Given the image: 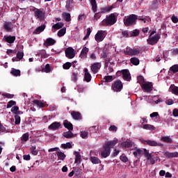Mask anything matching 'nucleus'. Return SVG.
Here are the masks:
<instances>
[{"mask_svg":"<svg viewBox=\"0 0 178 178\" xmlns=\"http://www.w3.org/2000/svg\"><path fill=\"white\" fill-rule=\"evenodd\" d=\"M140 52H141V50L138 47L131 49L130 47H127L123 50V54H124V55H128L129 56H136V55H138Z\"/></svg>","mask_w":178,"mask_h":178,"instance_id":"7ed1b4c3","label":"nucleus"},{"mask_svg":"<svg viewBox=\"0 0 178 178\" xmlns=\"http://www.w3.org/2000/svg\"><path fill=\"white\" fill-rule=\"evenodd\" d=\"M137 19L138 17L136 15L131 14L128 16L127 19H124V24L127 26H134L137 22Z\"/></svg>","mask_w":178,"mask_h":178,"instance_id":"39448f33","label":"nucleus"},{"mask_svg":"<svg viewBox=\"0 0 178 178\" xmlns=\"http://www.w3.org/2000/svg\"><path fill=\"white\" fill-rule=\"evenodd\" d=\"M24 56V53H23L22 51H18L17 53V57L19 59V60H22Z\"/></svg>","mask_w":178,"mask_h":178,"instance_id":"052dcab7","label":"nucleus"},{"mask_svg":"<svg viewBox=\"0 0 178 178\" xmlns=\"http://www.w3.org/2000/svg\"><path fill=\"white\" fill-rule=\"evenodd\" d=\"M112 9H113V6H109L108 7H105L102 8V13H105L106 12H111V10H112Z\"/></svg>","mask_w":178,"mask_h":178,"instance_id":"c03bdc74","label":"nucleus"},{"mask_svg":"<svg viewBox=\"0 0 178 178\" xmlns=\"http://www.w3.org/2000/svg\"><path fill=\"white\" fill-rule=\"evenodd\" d=\"M89 51H90V49H88V47H83L79 54V57H81V59H86V58H87V55H88Z\"/></svg>","mask_w":178,"mask_h":178,"instance_id":"2eb2a0df","label":"nucleus"},{"mask_svg":"<svg viewBox=\"0 0 178 178\" xmlns=\"http://www.w3.org/2000/svg\"><path fill=\"white\" fill-rule=\"evenodd\" d=\"M63 26H65V24H63V22H58L53 25V29H55L56 30H59V29H62Z\"/></svg>","mask_w":178,"mask_h":178,"instance_id":"ea45409f","label":"nucleus"},{"mask_svg":"<svg viewBox=\"0 0 178 178\" xmlns=\"http://www.w3.org/2000/svg\"><path fill=\"white\" fill-rule=\"evenodd\" d=\"M31 154L34 156L38 155V150H37V147L31 146Z\"/></svg>","mask_w":178,"mask_h":178,"instance_id":"79ce46f5","label":"nucleus"},{"mask_svg":"<svg viewBox=\"0 0 178 178\" xmlns=\"http://www.w3.org/2000/svg\"><path fill=\"white\" fill-rule=\"evenodd\" d=\"M120 161H122V162H124V163H126V162L129 161V159L124 154H122L120 156Z\"/></svg>","mask_w":178,"mask_h":178,"instance_id":"5fc2aeb1","label":"nucleus"},{"mask_svg":"<svg viewBox=\"0 0 178 178\" xmlns=\"http://www.w3.org/2000/svg\"><path fill=\"white\" fill-rule=\"evenodd\" d=\"M90 5L92 6V12H94V13H95V12H97V1L90 0Z\"/></svg>","mask_w":178,"mask_h":178,"instance_id":"c85d7f7f","label":"nucleus"},{"mask_svg":"<svg viewBox=\"0 0 178 178\" xmlns=\"http://www.w3.org/2000/svg\"><path fill=\"white\" fill-rule=\"evenodd\" d=\"M63 125L65 127V129H67V130H73V124L70 123L67 120H65L63 122Z\"/></svg>","mask_w":178,"mask_h":178,"instance_id":"bb28decb","label":"nucleus"},{"mask_svg":"<svg viewBox=\"0 0 178 178\" xmlns=\"http://www.w3.org/2000/svg\"><path fill=\"white\" fill-rule=\"evenodd\" d=\"M90 161L95 165H98L99 163H101V160L97 156H91Z\"/></svg>","mask_w":178,"mask_h":178,"instance_id":"7c9ffc66","label":"nucleus"},{"mask_svg":"<svg viewBox=\"0 0 178 178\" xmlns=\"http://www.w3.org/2000/svg\"><path fill=\"white\" fill-rule=\"evenodd\" d=\"M17 111H19V106H14L11 108L12 113H14L15 115L17 113Z\"/></svg>","mask_w":178,"mask_h":178,"instance_id":"bf43d9fd","label":"nucleus"},{"mask_svg":"<svg viewBox=\"0 0 178 178\" xmlns=\"http://www.w3.org/2000/svg\"><path fill=\"white\" fill-rule=\"evenodd\" d=\"M155 33V31H152L149 35V38L147 39V44L149 45H155V44H158V41H159V39L161 38L158 34L154 35Z\"/></svg>","mask_w":178,"mask_h":178,"instance_id":"20e7f679","label":"nucleus"},{"mask_svg":"<svg viewBox=\"0 0 178 178\" xmlns=\"http://www.w3.org/2000/svg\"><path fill=\"white\" fill-rule=\"evenodd\" d=\"M57 156L58 159H60V161H64V159L66 158V155L62 152H58Z\"/></svg>","mask_w":178,"mask_h":178,"instance_id":"e433bc0d","label":"nucleus"},{"mask_svg":"<svg viewBox=\"0 0 178 178\" xmlns=\"http://www.w3.org/2000/svg\"><path fill=\"white\" fill-rule=\"evenodd\" d=\"M138 83H139V84L140 85V86H142L143 84H145V83H147L145 80H144V76H138Z\"/></svg>","mask_w":178,"mask_h":178,"instance_id":"a18cd8bd","label":"nucleus"},{"mask_svg":"<svg viewBox=\"0 0 178 178\" xmlns=\"http://www.w3.org/2000/svg\"><path fill=\"white\" fill-rule=\"evenodd\" d=\"M118 22V13H113L107 15L100 23V26H113Z\"/></svg>","mask_w":178,"mask_h":178,"instance_id":"f03ea898","label":"nucleus"},{"mask_svg":"<svg viewBox=\"0 0 178 178\" xmlns=\"http://www.w3.org/2000/svg\"><path fill=\"white\" fill-rule=\"evenodd\" d=\"M65 56L68 58V59H73L74 56H76V53H74V49L72 47H67L65 51Z\"/></svg>","mask_w":178,"mask_h":178,"instance_id":"9d476101","label":"nucleus"},{"mask_svg":"<svg viewBox=\"0 0 178 178\" xmlns=\"http://www.w3.org/2000/svg\"><path fill=\"white\" fill-rule=\"evenodd\" d=\"M150 118L152 119H154V118H156V119H158L159 118V113L158 112H153L150 114Z\"/></svg>","mask_w":178,"mask_h":178,"instance_id":"680f3d73","label":"nucleus"},{"mask_svg":"<svg viewBox=\"0 0 178 178\" xmlns=\"http://www.w3.org/2000/svg\"><path fill=\"white\" fill-rule=\"evenodd\" d=\"M116 74L117 76H122V79H124L126 81H130V80H131V75L130 74L129 70L118 71Z\"/></svg>","mask_w":178,"mask_h":178,"instance_id":"0eeeda50","label":"nucleus"},{"mask_svg":"<svg viewBox=\"0 0 178 178\" xmlns=\"http://www.w3.org/2000/svg\"><path fill=\"white\" fill-rule=\"evenodd\" d=\"M90 133H97V126H92L89 129Z\"/></svg>","mask_w":178,"mask_h":178,"instance_id":"69168bd1","label":"nucleus"},{"mask_svg":"<svg viewBox=\"0 0 178 178\" xmlns=\"http://www.w3.org/2000/svg\"><path fill=\"white\" fill-rule=\"evenodd\" d=\"M71 115H72L73 119H74V120H79L81 119V114L79 112L72 111L71 113Z\"/></svg>","mask_w":178,"mask_h":178,"instance_id":"b1692460","label":"nucleus"},{"mask_svg":"<svg viewBox=\"0 0 178 178\" xmlns=\"http://www.w3.org/2000/svg\"><path fill=\"white\" fill-rule=\"evenodd\" d=\"M111 89L114 92H120L123 90V83L120 80L114 81L111 86Z\"/></svg>","mask_w":178,"mask_h":178,"instance_id":"6e6552de","label":"nucleus"},{"mask_svg":"<svg viewBox=\"0 0 178 178\" xmlns=\"http://www.w3.org/2000/svg\"><path fill=\"white\" fill-rule=\"evenodd\" d=\"M81 138L86 139L88 138V132L86 131H81Z\"/></svg>","mask_w":178,"mask_h":178,"instance_id":"3c124183","label":"nucleus"},{"mask_svg":"<svg viewBox=\"0 0 178 178\" xmlns=\"http://www.w3.org/2000/svg\"><path fill=\"white\" fill-rule=\"evenodd\" d=\"M104 80L106 83H111L113 80V76H104Z\"/></svg>","mask_w":178,"mask_h":178,"instance_id":"13d9d810","label":"nucleus"},{"mask_svg":"<svg viewBox=\"0 0 178 178\" xmlns=\"http://www.w3.org/2000/svg\"><path fill=\"white\" fill-rule=\"evenodd\" d=\"M106 35H108L107 31L99 30L95 35V40L97 42H102Z\"/></svg>","mask_w":178,"mask_h":178,"instance_id":"423d86ee","label":"nucleus"},{"mask_svg":"<svg viewBox=\"0 0 178 178\" xmlns=\"http://www.w3.org/2000/svg\"><path fill=\"white\" fill-rule=\"evenodd\" d=\"M65 34H66V28H63L60 29L57 33L58 37H63V35H65Z\"/></svg>","mask_w":178,"mask_h":178,"instance_id":"c9c22d12","label":"nucleus"},{"mask_svg":"<svg viewBox=\"0 0 178 178\" xmlns=\"http://www.w3.org/2000/svg\"><path fill=\"white\" fill-rule=\"evenodd\" d=\"M164 155L166 158L172 159V158H178V152H165L164 153Z\"/></svg>","mask_w":178,"mask_h":178,"instance_id":"412c9836","label":"nucleus"},{"mask_svg":"<svg viewBox=\"0 0 178 178\" xmlns=\"http://www.w3.org/2000/svg\"><path fill=\"white\" fill-rule=\"evenodd\" d=\"M72 81H74V83H76V81H77V74L73 72L72 75Z\"/></svg>","mask_w":178,"mask_h":178,"instance_id":"338daca9","label":"nucleus"},{"mask_svg":"<svg viewBox=\"0 0 178 178\" xmlns=\"http://www.w3.org/2000/svg\"><path fill=\"white\" fill-rule=\"evenodd\" d=\"M122 37H124L125 38H129V37H131L130 32H128V31H122Z\"/></svg>","mask_w":178,"mask_h":178,"instance_id":"4d7b16f0","label":"nucleus"},{"mask_svg":"<svg viewBox=\"0 0 178 178\" xmlns=\"http://www.w3.org/2000/svg\"><path fill=\"white\" fill-rule=\"evenodd\" d=\"M118 144V139L106 142L103 145V151H101V158H108L111 155V149Z\"/></svg>","mask_w":178,"mask_h":178,"instance_id":"f257e3e1","label":"nucleus"},{"mask_svg":"<svg viewBox=\"0 0 178 178\" xmlns=\"http://www.w3.org/2000/svg\"><path fill=\"white\" fill-rule=\"evenodd\" d=\"M84 80L86 81V83H90L91 81V74L88 72V69L85 68L84 69Z\"/></svg>","mask_w":178,"mask_h":178,"instance_id":"6ab92c4d","label":"nucleus"},{"mask_svg":"<svg viewBox=\"0 0 178 178\" xmlns=\"http://www.w3.org/2000/svg\"><path fill=\"white\" fill-rule=\"evenodd\" d=\"M43 70L45 73H49L51 72V67L49 66V64H47Z\"/></svg>","mask_w":178,"mask_h":178,"instance_id":"0e129e2a","label":"nucleus"},{"mask_svg":"<svg viewBox=\"0 0 178 178\" xmlns=\"http://www.w3.org/2000/svg\"><path fill=\"white\" fill-rule=\"evenodd\" d=\"M121 145L123 148H131V147H133V143H131V142L125 141L123 142Z\"/></svg>","mask_w":178,"mask_h":178,"instance_id":"72a5a7b5","label":"nucleus"},{"mask_svg":"<svg viewBox=\"0 0 178 178\" xmlns=\"http://www.w3.org/2000/svg\"><path fill=\"white\" fill-rule=\"evenodd\" d=\"M171 20L172 22V23H178V17L173 15L172 17H171Z\"/></svg>","mask_w":178,"mask_h":178,"instance_id":"774afa93","label":"nucleus"},{"mask_svg":"<svg viewBox=\"0 0 178 178\" xmlns=\"http://www.w3.org/2000/svg\"><path fill=\"white\" fill-rule=\"evenodd\" d=\"M72 65H73V63L67 62L63 64V67L65 70H68V69H70V67H72Z\"/></svg>","mask_w":178,"mask_h":178,"instance_id":"8fccbe9b","label":"nucleus"},{"mask_svg":"<svg viewBox=\"0 0 178 178\" xmlns=\"http://www.w3.org/2000/svg\"><path fill=\"white\" fill-rule=\"evenodd\" d=\"M144 156L146 157L147 161H149L151 165H155V159H154V155L149 153V150L144 149Z\"/></svg>","mask_w":178,"mask_h":178,"instance_id":"1a4fd4ad","label":"nucleus"},{"mask_svg":"<svg viewBox=\"0 0 178 178\" xmlns=\"http://www.w3.org/2000/svg\"><path fill=\"white\" fill-rule=\"evenodd\" d=\"M130 62L131 63H132L133 65H135L136 66H137L138 65L140 64V60H138V58H136V57H133L130 59Z\"/></svg>","mask_w":178,"mask_h":178,"instance_id":"a19ab883","label":"nucleus"},{"mask_svg":"<svg viewBox=\"0 0 178 178\" xmlns=\"http://www.w3.org/2000/svg\"><path fill=\"white\" fill-rule=\"evenodd\" d=\"M10 74L13 76H15V77H17L20 76V70H16L15 68H12L10 71Z\"/></svg>","mask_w":178,"mask_h":178,"instance_id":"473e14b6","label":"nucleus"},{"mask_svg":"<svg viewBox=\"0 0 178 178\" xmlns=\"http://www.w3.org/2000/svg\"><path fill=\"white\" fill-rule=\"evenodd\" d=\"M152 83L145 82L143 84L141 88L143 90V91H145V92H151V91H152Z\"/></svg>","mask_w":178,"mask_h":178,"instance_id":"f8f14e48","label":"nucleus"},{"mask_svg":"<svg viewBox=\"0 0 178 178\" xmlns=\"http://www.w3.org/2000/svg\"><path fill=\"white\" fill-rule=\"evenodd\" d=\"M63 137L65 138H72L73 137V132L68 131L63 134Z\"/></svg>","mask_w":178,"mask_h":178,"instance_id":"4c0bfd02","label":"nucleus"},{"mask_svg":"<svg viewBox=\"0 0 178 178\" xmlns=\"http://www.w3.org/2000/svg\"><path fill=\"white\" fill-rule=\"evenodd\" d=\"M29 133L24 134L21 137L22 142L24 144V143H27L29 141Z\"/></svg>","mask_w":178,"mask_h":178,"instance_id":"f704fd0d","label":"nucleus"},{"mask_svg":"<svg viewBox=\"0 0 178 178\" xmlns=\"http://www.w3.org/2000/svg\"><path fill=\"white\" fill-rule=\"evenodd\" d=\"M170 72L172 73H177L178 72V64H175L170 67Z\"/></svg>","mask_w":178,"mask_h":178,"instance_id":"49530a36","label":"nucleus"},{"mask_svg":"<svg viewBox=\"0 0 178 178\" xmlns=\"http://www.w3.org/2000/svg\"><path fill=\"white\" fill-rule=\"evenodd\" d=\"M134 156L137 158L138 156H140V155H144V150L141 149H136L134 152H133Z\"/></svg>","mask_w":178,"mask_h":178,"instance_id":"c756f323","label":"nucleus"},{"mask_svg":"<svg viewBox=\"0 0 178 178\" xmlns=\"http://www.w3.org/2000/svg\"><path fill=\"white\" fill-rule=\"evenodd\" d=\"M72 5H73V0H67L66 1L65 8H66L67 10H68V12L72 11V8H73Z\"/></svg>","mask_w":178,"mask_h":178,"instance_id":"393cba45","label":"nucleus"},{"mask_svg":"<svg viewBox=\"0 0 178 178\" xmlns=\"http://www.w3.org/2000/svg\"><path fill=\"white\" fill-rule=\"evenodd\" d=\"M3 40L6 41V42H8V44H13V42H15L16 40V36L5 35L3 37Z\"/></svg>","mask_w":178,"mask_h":178,"instance_id":"a211bd4d","label":"nucleus"},{"mask_svg":"<svg viewBox=\"0 0 178 178\" xmlns=\"http://www.w3.org/2000/svg\"><path fill=\"white\" fill-rule=\"evenodd\" d=\"M45 27H47V25H45V24H43L42 25L38 26L34 31V34H40V33H42V31L45 30Z\"/></svg>","mask_w":178,"mask_h":178,"instance_id":"4be33fe9","label":"nucleus"},{"mask_svg":"<svg viewBox=\"0 0 178 178\" xmlns=\"http://www.w3.org/2000/svg\"><path fill=\"white\" fill-rule=\"evenodd\" d=\"M72 143H70V142H67V143H63L61 144V148H63V149H66L67 148H72Z\"/></svg>","mask_w":178,"mask_h":178,"instance_id":"de8ad7c7","label":"nucleus"},{"mask_svg":"<svg viewBox=\"0 0 178 178\" xmlns=\"http://www.w3.org/2000/svg\"><path fill=\"white\" fill-rule=\"evenodd\" d=\"M143 129H144V130L152 131V130H154V129H155V127H154V125H151L149 124H146L143 125Z\"/></svg>","mask_w":178,"mask_h":178,"instance_id":"58836bf2","label":"nucleus"},{"mask_svg":"<svg viewBox=\"0 0 178 178\" xmlns=\"http://www.w3.org/2000/svg\"><path fill=\"white\" fill-rule=\"evenodd\" d=\"M101 69V63H95L91 66V70L94 74H97L98 71Z\"/></svg>","mask_w":178,"mask_h":178,"instance_id":"4468645a","label":"nucleus"},{"mask_svg":"<svg viewBox=\"0 0 178 178\" xmlns=\"http://www.w3.org/2000/svg\"><path fill=\"white\" fill-rule=\"evenodd\" d=\"M33 104H35V105H37L38 106H39L40 108H44V104L42 102H41V101L40 100H33Z\"/></svg>","mask_w":178,"mask_h":178,"instance_id":"603ef678","label":"nucleus"},{"mask_svg":"<svg viewBox=\"0 0 178 178\" xmlns=\"http://www.w3.org/2000/svg\"><path fill=\"white\" fill-rule=\"evenodd\" d=\"M170 90L172 94L175 95H178V87L175 86V85H171L170 87Z\"/></svg>","mask_w":178,"mask_h":178,"instance_id":"2f4dec72","label":"nucleus"},{"mask_svg":"<svg viewBox=\"0 0 178 178\" xmlns=\"http://www.w3.org/2000/svg\"><path fill=\"white\" fill-rule=\"evenodd\" d=\"M74 155L75 156L74 163L80 165L81 163V154L79 152H74Z\"/></svg>","mask_w":178,"mask_h":178,"instance_id":"aec40b11","label":"nucleus"},{"mask_svg":"<svg viewBox=\"0 0 178 178\" xmlns=\"http://www.w3.org/2000/svg\"><path fill=\"white\" fill-rule=\"evenodd\" d=\"M171 55H172V56H177V55H178V48L171 49Z\"/></svg>","mask_w":178,"mask_h":178,"instance_id":"e2e57ef3","label":"nucleus"},{"mask_svg":"<svg viewBox=\"0 0 178 178\" xmlns=\"http://www.w3.org/2000/svg\"><path fill=\"white\" fill-rule=\"evenodd\" d=\"M16 105V102L11 100L7 103V108L9 109L10 108H12V106Z\"/></svg>","mask_w":178,"mask_h":178,"instance_id":"6e6d98bb","label":"nucleus"},{"mask_svg":"<svg viewBox=\"0 0 178 178\" xmlns=\"http://www.w3.org/2000/svg\"><path fill=\"white\" fill-rule=\"evenodd\" d=\"M161 140L163 141V143H172L173 142L172 138H170V136H164L161 138Z\"/></svg>","mask_w":178,"mask_h":178,"instance_id":"37998d69","label":"nucleus"},{"mask_svg":"<svg viewBox=\"0 0 178 178\" xmlns=\"http://www.w3.org/2000/svg\"><path fill=\"white\" fill-rule=\"evenodd\" d=\"M130 37H137L140 34V31L135 29L133 31L129 32Z\"/></svg>","mask_w":178,"mask_h":178,"instance_id":"09e8293b","label":"nucleus"},{"mask_svg":"<svg viewBox=\"0 0 178 178\" xmlns=\"http://www.w3.org/2000/svg\"><path fill=\"white\" fill-rule=\"evenodd\" d=\"M152 101L153 104H155V105H158V104H161V102H162L163 99L159 96H153Z\"/></svg>","mask_w":178,"mask_h":178,"instance_id":"cd10ccee","label":"nucleus"},{"mask_svg":"<svg viewBox=\"0 0 178 178\" xmlns=\"http://www.w3.org/2000/svg\"><path fill=\"white\" fill-rule=\"evenodd\" d=\"M15 124L17 125V124H20V122H22V119L20 118V117L17 115H15Z\"/></svg>","mask_w":178,"mask_h":178,"instance_id":"864d4df0","label":"nucleus"},{"mask_svg":"<svg viewBox=\"0 0 178 178\" xmlns=\"http://www.w3.org/2000/svg\"><path fill=\"white\" fill-rule=\"evenodd\" d=\"M145 144L149 145L150 147H161V143H157L155 140H145Z\"/></svg>","mask_w":178,"mask_h":178,"instance_id":"f3484780","label":"nucleus"},{"mask_svg":"<svg viewBox=\"0 0 178 178\" xmlns=\"http://www.w3.org/2000/svg\"><path fill=\"white\" fill-rule=\"evenodd\" d=\"M35 16L39 20H44L45 19V13L41 9L35 8Z\"/></svg>","mask_w":178,"mask_h":178,"instance_id":"9b49d317","label":"nucleus"},{"mask_svg":"<svg viewBox=\"0 0 178 178\" xmlns=\"http://www.w3.org/2000/svg\"><path fill=\"white\" fill-rule=\"evenodd\" d=\"M63 18L65 22H71L72 21V16L70 15V13H63L62 14Z\"/></svg>","mask_w":178,"mask_h":178,"instance_id":"a878e982","label":"nucleus"},{"mask_svg":"<svg viewBox=\"0 0 178 178\" xmlns=\"http://www.w3.org/2000/svg\"><path fill=\"white\" fill-rule=\"evenodd\" d=\"M3 29L7 31L8 33L12 31L13 29V25L10 22H6L3 25Z\"/></svg>","mask_w":178,"mask_h":178,"instance_id":"5701e85b","label":"nucleus"},{"mask_svg":"<svg viewBox=\"0 0 178 178\" xmlns=\"http://www.w3.org/2000/svg\"><path fill=\"white\" fill-rule=\"evenodd\" d=\"M60 126V122H54L48 127V129L49 130H52L53 131H55V130H58V129H59Z\"/></svg>","mask_w":178,"mask_h":178,"instance_id":"dca6fc26","label":"nucleus"},{"mask_svg":"<svg viewBox=\"0 0 178 178\" xmlns=\"http://www.w3.org/2000/svg\"><path fill=\"white\" fill-rule=\"evenodd\" d=\"M56 44V40L52 38H48L44 41V46L48 48V47H52Z\"/></svg>","mask_w":178,"mask_h":178,"instance_id":"ddd939ff","label":"nucleus"}]
</instances>
